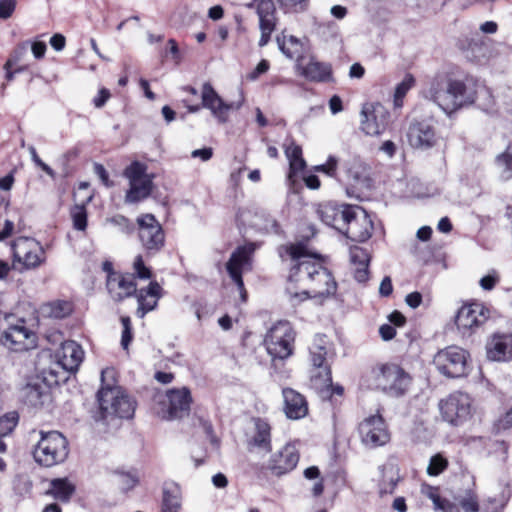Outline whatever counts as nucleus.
I'll return each mask as SVG.
<instances>
[{
	"label": "nucleus",
	"mask_w": 512,
	"mask_h": 512,
	"mask_svg": "<svg viewBox=\"0 0 512 512\" xmlns=\"http://www.w3.org/2000/svg\"><path fill=\"white\" fill-rule=\"evenodd\" d=\"M413 85L414 78L411 75H406L404 79L396 86L393 100L395 108H401L403 106V98L413 87Z\"/></svg>",
	"instance_id": "nucleus-43"
},
{
	"label": "nucleus",
	"mask_w": 512,
	"mask_h": 512,
	"mask_svg": "<svg viewBox=\"0 0 512 512\" xmlns=\"http://www.w3.org/2000/svg\"><path fill=\"white\" fill-rule=\"evenodd\" d=\"M36 339L35 333L26 326L23 319L10 324L1 337L3 345L15 352L34 348Z\"/></svg>",
	"instance_id": "nucleus-16"
},
{
	"label": "nucleus",
	"mask_w": 512,
	"mask_h": 512,
	"mask_svg": "<svg viewBox=\"0 0 512 512\" xmlns=\"http://www.w3.org/2000/svg\"><path fill=\"white\" fill-rule=\"evenodd\" d=\"M251 452H269L271 450V426L261 418L254 420V432L247 440Z\"/></svg>",
	"instance_id": "nucleus-27"
},
{
	"label": "nucleus",
	"mask_w": 512,
	"mask_h": 512,
	"mask_svg": "<svg viewBox=\"0 0 512 512\" xmlns=\"http://www.w3.org/2000/svg\"><path fill=\"white\" fill-rule=\"evenodd\" d=\"M339 207L340 206H336L331 203L320 204L317 207L316 213H317L318 217L320 218V220L324 224L329 226L331 223H333L334 217L340 215L338 212Z\"/></svg>",
	"instance_id": "nucleus-44"
},
{
	"label": "nucleus",
	"mask_w": 512,
	"mask_h": 512,
	"mask_svg": "<svg viewBox=\"0 0 512 512\" xmlns=\"http://www.w3.org/2000/svg\"><path fill=\"white\" fill-rule=\"evenodd\" d=\"M103 270L107 273L106 287L108 293L116 302L123 301L136 293L135 278L149 280L152 277L151 270L142 262L141 258L134 261L133 274L113 271L112 263L109 261L103 263Z\"/></svg>",
	"instance_id": "nucleus-4"
},
{
	"label": "nucleus",
	"mask_w": 512,
	"mask_h": 512,
	"mask_svg": "<svg viewBox=\"0 0 512 512\" xmlns=\"http://www.w3.org/2000/svg\"><path fill=\"white\" fill-rule=\"evenodd\" d=\"M94 172L100 178V180L102 181V183L105 186H107V187L111 186V183L109 181L108 173H107V171H106V169L104 168L103 165L95 164L94 165Z\"/></svg>",
	"instance_id": "nucleus-64"
},
{
	"label": "nucleus",
	"mask_w": 512,
	"mask_h": 512,
	"mask_svg": "<svg viewBox=\"0 0 512 512\" xmlns=\"http://www.w3.org/2000/svg\"><path fill=\"white\" fill-rule=\"evenodd\" d=\"M299 73L306 79L315 82L329 81L332 77V69L330 64L311 59L307 64L299 61L296 64Z\"/></svg>",
	"instance_id": "nucleus-29"
},
{
	"label": "nucleus",
	"mask_w": 512,
	"mask_h": 512,
	"mask_svg": "<svg viewBox=\"0 0 512 512\" xmlns=\"http://www.w3.org/2000/svg\"><path fill=\"white\" fill-rule=\"evenodd\" d=\"M469 353L456 345L439 350L433 358V364L442 375L458 378L467 375Z\"/></svg>",
	"instance_id": "nucleus-10"
},
{
	"label": "nucleus",
	"mask_w": 512,
	"mask_h": 512,
	"mask_svg": "<svg viewBox=\"0 0 512 512\" xmlns=\"http://www.w3.org/2000/svg\"><path fill=\"white\" fill-rule=\"evenodd\" d=\"M18 419V414L15 411L0 417V436H6L11 433L18 423Z\"/></svg>",
	"instance_id": "nucleus-46"
},
{
	"label": "nucleus",
	"mask_w": 512,
	"mask_h": 512,
	"mask_svg": "<svg viewBox=\"0 0 512 512\" xmlns=\"http://www.w3.org/2000/svg\"><path fill=\"white\" fill-rule=\"evenodd\" d=\"M46 49H47L46 43L43 41H35L31 45V50H32L33 56L36 59L43 58L45 55Z\"/></svg>",
	"instance_id": "nucleus-63"
},
{
	"label": "nucleus",
	"mask_w": 512,
	"mask_h": 512,
	"mask_svg": "<svg viewBox=\"0 0 512 512\" xmlns=\"http://www.w3.org/2000/svg\"><path fill=\"white\" fill-rule=\"evenodd\" d=\"M488 359L492 361L512 360V333H496L486 344Z\"/></svg>",
	"instance_id": "nucleus-24"
},
{
	"label": "nucleus",
	"mask_w": 512,
	"mask_h": 512,
	"mask_svg": "<svg viewBox=\"0 0 512 512\" xmlns=\"http://www.w3.org/2000/svg\"><path fill=\"white\" fill-rule=\"evenodd\" d=\"M24 396L30 405L36 406L41 402L42 392L35 385H27L24 388Z\"/></svg>",
	"instance_id": "nucleus-51"
},
{
	"label": "nucleus",
	"mask_w": 512,
	"mask_h": 512,
	"mask_svg": "<svg viewBox=\"0 0 512 512\" xmlns=\"http://www.w3.org/2000/svg\"><path fill=\"white\" fill-rule=\"evenodd\" d=\"M362 443L369 448L385 445L390 438L386 423L380 414L366 417L358 427Z\"/></svg>",
	"instance_id": "nucleus-17"
},
{
	"label": "nucleus",
	"mask_w": 512,
	"mask_h": 512,
	"mask_svg": "<svg viewBox=\"0 0 512 512\" xmlns=\"http://www.w3.org/2000/svg\"><path fill=\"white\" fill-rule=\"evenodd\" d=\"M39 312L43 317L60 319L68 316L72 312V305L65 300H54L42 304Z\"/></svg>",
	"instance_id": "nucleus-34"
},
{
	"label": "nucleus",
	"mask_w": 512,
	"mask_h": 512,
	"mask_svg": "<svg viewBox=\"0 0 512 512\" xmlns=\"http://www.w3.org/2000/svg\"><path fill=\"white\" fill-rule=\"evenodd\" d=\"M369 258H351L350 269L355 280L364 283L369 278Z\"/></svg>",
	"instance_id": "nucleus-41"
},
{
	"label": "nucleus",
	"mask_w": 512,
	"mask_h": 512,
	"mask_svg": "<svg viewBox=\"0 0 512 512\" xmlns=\"http://www.w3.org/2000/svg\"><path fill=\"white\" fill-rule=\"evenodd\" d=\"M97 402L103 420L129 419L135 412L134 401L122 387L116 384V372L111 367L101 371V386L97 392Z\"/></svg>",
	"instance_id": "nucleus-2"
},
{
	"label": "nucleus",
	"mask_w": 512,
	"mask_h": 512,
	"mask_svg": "<svg viewBox=\"0 0 512 512\" xmlns=\"http://www.w3.org/2000/svg\"><path fill=\"white\" fill-rule=\"evenodd\" d=\"M162 287L156 281H150L147 288L136 291L138 308L136 315L143 318L148 312L157 307L158 300L162 297Z\"/></svg>",
	"instance_id": "nucleus-28"
},
{
	"label": "nucleus",
	"mask_w": 512,
	"mask_h": 512,
	"mask_svg": "<svg viewBox=\"0 0 512 512\" xmlns=\"http://www.w3.org/2000/svg\"><path fill=\"white\" fill-rule=\"evenodd\" d=\"M181 489L177 484H170L164 489L162 512H179L181 509Z\"/></svg>",
	"instance_id": "nucleus-36"
},
{
	"label": "nucleus",
	"mask_w": 512,
	"mask_h": 512,
	"mask_svg": "<svg viewBox=\"0 0 512 512\" xmlns=\"http://www.w3.org/2000/svg\"><path fill=\"white\" fill-rule=\"evenodd\" d=\"M277 44L280 51L289 59H295L296 64L303 61V54L305 53V46L301 40L290 35L282 37L278 36Z\"/></svg>",
	"instance_id": "nucleus-33"
},
{
	"label": "nucleus",
	"mask_w": 512,
	"mask_h": 512,
	"mask_svg": "<svg viewBox=\"0 0 512 512\" xmlns=\"http://www.w3.org/2000/svg\"><path fill=\"white\" fill-rule=\"evenodd\" d=\"M354 206H340L338 208L339 216H335L333 219V223H331L329 226L334 227L335 229L341 231L344 233L346 228V223L349 219V215L351 214V211Z\"/></svg>",
	"instance_id": "nucleus-48"
},
{
	"label": "nucleus",
	"mask_w": 512,
	"mask_h": 512,
	"mask_svg": "<svg viewBox=\"0 0 512 512\" xmlns=\"http://www.w3.org/2000/svg\"><path fill=\"white\" fill-rule=\"evenodd\" d=\"M442 419L449 425L459 427L471 420L474 414L471 397L462 392H455L439 402Z\"/></svg>",
	"instance_id": "nucleus-8"
},
{
	"label": "nucleus",
	"mask_w": 512,
	"mask_h": 512,
	"mask_svg": "<svg viewBox=\"0 0 512 512\" xmlns=\"http://www.w3.org/2000/svg\"><path fill=\"white\" fill-rule=\"evenodd\" d=\"M16 8V0H0V19H8Z\"/></svg>",
	"instance_id": "nucleus-55"
},
{
	"label": "nucleus",
	"mask_w": 512,
	"mask_h": 512,
	"mask_svg": "<svg viewBox=\"0 0 512 512\" xmlns=\"http://www.w3.org/2000/svg\"><path fill=\"white\" fill-rule=\"evenodd\" d=\"M422 492L432 501L435 510L442 512H460L458 505L442 497L438 488L427 486L422 489Z\"/></svg>",
	"instance_id": "nucleus-35"
},
{
	"label": "nucleus",
	"mask_w": 512,
	"mask_h": 512,
	"mask_svg": "<svg viewBox=\"0 0 512 512\" xmlns=\"http://www.w3.org/2000/svg\"><path fill=\"white\" fill-rule=\"evenodd\" d=\"M499 279L500 277L498 272L496 270H492L480 279L479 284L482 289L489 291L495 287V285L499 282Z\"/></svg>",
	"instance_id": "nucleus-53"
},
{
	"label": "nucleus",
	"mask_w": 512,
	"mask_h": 512,
	"mask_svg": "<svg viewBox=\"0 0 512 512\" xmlns=\"http://www.w3.org/2000/svg\"><path fill=\"white\" fill-rule=\"evenodd\" d=\"M190 390L186 387L173 388L166 392L162 407L158 411L161 418L173 420L188 414L191 405Z\"/></svg>",
	"instance_id": "nucleus-14"
},
{
	"label": "nucleus",
	"mask_w": 512,
	"mask_h": 512,
	"mask_svg": "<svg viewBox=\"0 0 512 512\" xmlns=\"http://www.w3.org/2000/svg\"><path fill=\"white\" fill-rule=\"evenodd\" d=\"M346 223L344 234L352 241L364 242L371 237L373 222L367 212L354 206Z\"/></svg>",
	"instance_id": "nucleus-21"
},
{
	"label": "nucleus",
	"mask_w": 512,
	"mask_h": 512,
	"mask_svg": "<svg viewBox=\"0 0 512 512\" xmlns=\"http://www.w3.org/2000/svg\"><path fill=\"white\" fill-rule=\"evenodd\" d=\"M278 2L295 11H302L306 7L307 0H278Z\"/></svg>",
	"instance_id": "nucleus-60"
},
{
	"label": "nucleus",
	"mask_w": 512,
	"mask_h": 512,
	"mask_svg": "<svg viewBox=\"0 0 512 512\" xmlns=\"http://www.w3.org/2000/svg\"><path fill=\"white\" fill-rule=\"evenodd\" d=\"M111 94L106 88H101L97 95L93 98V104L96 108H102L109 100Z\"/></svg>",
	"instance_id": "nucleus-57"
},
{
	"label": "nucleus",
	"mask_w": 512,
	"mask_h": 512,
	"mask_svg": "<svg viewBox=\"0 0 512 512\" xmlns=\"http://www.w3.org/2000/svg\"><path fill=\"white\" fill-rule=\"evenodd\" d=\"M51 47L55 50V51H62L64 48H65V45H66V39L64 37V35L60 34V33H56L54 34L51 38H50V41H49Z\"/></svg>",
	"instance_id": "nucleus-59"
},
{
	"label": "nucleus",
	"mask_w": 512,
	"mask_h": 512,
	"mask_svg": "<svg viewBox=\"0 0 512 512\" xmlns=\"http://www.w3.org/2000/svg\"><path fill=\"white\" fill-rule=\"evenodd\" d=\"M191 156L193 158H200L202 161L206 162L212 158L213 150L210 147L196 149L191 152Z\"/></svg>",
	"instance_id": "nucleus-62"
},
{
	"label": "nucleus",
	"mask_w": 512,
	"mask_h": 512,
	"mask_svg": "<svg viewBox=\"0 0 512 512\" xmlns=\"http://www.w3.org/2000/svg\"><path fill=\"white\" fill-rule=\"evenodd\" d=\"M495 163L503 180L512 178V143L507 146L503 153L496 157Z\"/></svg>",
	"instance_id": "nucleus-40"
},
{
	"label": "nucleus",
	"mask_w": 512,
	"mask_h": 512,
	"mask_svg": "<svg viewBox=\"0 0 512 512\" xmlns=\"http://www.w3.org/2000/svg\"><path fill=\"white\" fill-rule=\"evenodd\" d=\"M68 455V443L66 438L57 431L41 432L33 456L40 465L51 467L63 462Z\"/></svg>",
	"instance_id": "nucleus-7"
},
{
	"label": "nucleus",
	"mask_w": 512,
	"mask_h": 512,
	"mask_svg": "<svg viewBox=\"0 0 512 512\" xmlns=\"http://www.w3.org/2000/svg\"><path fill=\"white\" fill-rule=\"evenodd\" d=\"M322 258H286L288 270L286 293L290 301L297 304L308 297H329L336 292V282L323 267Z\"/></svg>",
	"instance_id": "nucleus-1"
},
{
	"label": "nucleus",
	"mask_w": 512,
	"mask_h": 512,
	"mask_svg": "<svg viewBox=\"0 0 512 512\" xmlns=\"http://www.w3.org/2000/svg\"><path fill=\"white\" fill-rule=\"evenodd\" d=\"M489 309L480 302L464 304L456 315L455 323L463 335H470L489 318Z\"/></svg>",
	"instance_id": "nucleus-15"
},
{
	"label": "nucleus",
	"mask_w": 512,
	"mask_h": 512,
	"mask_svg": "<svg viewBox=\"0 0 512 512\" xmlns=\"http://www.w3.org/2000/svg\"><path fill=\"white\" fill-rule=\"evenodd\" d=\"M497 429H510L512 428V407L496 422Z\"/></svg>",
	"instance_id": "nucleus-58"
},
{
	"label": "nucleus",
	"mask_w": 512,
	"mask_h": 512,
	"mask_svg": "<svg viewBox=\"0 0 512 512\" xmlns=\"http://www.w3.org/2000/svg\"><path fill=\"white\" fill-rule=\"evenodd\" d=\"M285 154L290 165L289 177L296 175L305 168L306 163L302 157V149L300 146L294 143L287 145L285 148Z\"/></svg>",
	"instance_id": "nucleus-37"
},
{
	"label": "nucleus",
	"mask_w": 512,
	"mask_h": 512,
	"mask_svg": "<svg viewBox=\"0 0 512 512\" xmlns=\"http://www.w3.org/2000/svg\"><path fill=\"white\" fill-rule=\"evenodd\" d=\"M407 139L412 147L420 149L430 148L436 142L434 128L424 121H415L410 124Z\"/></svg>",
	"instance_id": "nucleus-25"
},
{
	"label": "nucleus",
	"mask_w": 512,
	"mask_h": 512,
	"mask_svg": "<svg viewBox=\"0 0 512 512\" xmlns=\"http://www.w3.org/2000/svg\"><path fill=\"white\" fill-rule=\"evenodd\" d=\"M448 465L446 458L441 454H436L431 457L429 465L427 467V473L431 476H437L442 473Z\"/></svg>",
	"instance_id": "nucleus-49"
},
{
	"label": "nucleus",
	"mask_w": 512,
	"mask_h": 512,
	"mask_svg": "<svg viewBox=\"0 0 512 512\" xmlns=\"http://www.w3.org/2000/svg\"><path fill=\"white\" fill-rule=\"evenodd\" d=\"M226 269L231 279L236 283L242 297H244L245 291L242 275L251 271V258H229V261L226 263Z\"/></svg>",
	"instance_id": "nucleus-32"
},
{
	"label": "nucleus",
	"mask_w": 512,
	"mask_h": 512,
	"mask_svg": "<svg viewBox=\"0 0 512 512\" xmlns=\"http://www.w3.org/2000/svg\"><path fill=\"white\" fill-rule=\"evenodd\" d=\"M202 106L211 111V114L219 123L228 121V112L230 110H238L244 104V97L241 93L240 99L235 102L226 103L214 90L210 83H204L201 91Z\"/></svg>",
	"instance_id": "nucleus-19"
},
{
	"label": "nucleus",
	"mask_w": 512,
	"mask_h": 512,
	"mask_svg": "<svg viewBox=\"0 0 512 512\" xmlns=\"http://www.w3.org/2000/svg\"><path fill=\"white\" fill-rule=\"evenodd\" d=\"M247 8L255 9L259 18L260 39L258 45L266 46L277 24L276 7L273 0H252Z\"/></svg>",
	"instance_id": "nucleus-20"
},
{
	"label": "nucleus",
	"mask_w": 512,
	"mask_h": 512,
	"mask_svg": "<svg viewBox=\"0 0 512 512\" xmlns=\"http://www.w3.org/2000/svg\"><path fill=\"white\" fill-rule=\"evenodd\" d=\"M460 506L465 512H478L479 504L477 497L473 494H467L459 501Z\"/></svg>",
	"instance_id": "nucleus-52"
},
{
	"label": "nucleus",
	"mask_w": 512,
	"mask_h": 512,
	"mask_svg": "<svg viewBox=\"0 0 512 512\" xmlns=\"http://www.w3.org/2000/svg\"><path fill=\"white\" fill-rule=\"evenodd\" d=\"M121 322L123 326L121 345L124 349H127L132 339L131 320L129 317H122Z\"/></svg>",
	"instance_id": "nucleus-54"
},
{
	"label": "nucleus",
	"mask_w": 512,
	"mask_h": 512,
	"mask_svg": "<svg viewBox=\"0 0 512 512\" xmlns=\"http://www.w3.org/2000/svg\"><path fill=\"white\" fill-rule=\"evenodd\" d=\"M71 217L75 229L84 231L87 226V213L84 205H75L71 210Z\"/></svg>",
	"instance_id": "nucleus-45"
},
{
	"label": "nucleus",
	"mask_w": 512,
	"mask_h": 512,
	"mask_svg": "<svg viewBox=\"0 0 512 512\" xmlns=\"http://www.w3.org/2000/svg\"><path fill=\"white\" fill-rule=\"evenodd\" d=\"M55 356L57 362L48 369L45 376L51 384L65 380L67 372L76 371L84 359V351L77 342L68 340L61 344Z\"/></svg>",
	"instance_id": "nucleus-6"
},
{
	"label": "nucleus",
	"mask_w": 512,
	"mask_h": 512,
	"mask_svg": "<svg viewBox=\"0 0 512 512\" xmlns=\"http://www.w3.org/2000/svg\"><path fill=\"white\" fill-rule=\"evenodd\" d=\"M329 341L326 336H316L310 348L311 361L314 369L311 374V385L320 392H329L332 386L331 372L326 364Z\"/></svg>",
	"instance_id": "nucleus-9"
},
{
	"label": "nucleus",
	"mask_w": 512,
	"mask_h": 512,
	"mask_svg": "<svg viewBox=\"0 0 512 512\" xmlns=\"http://www.w3.org/2000/svg\"><path fill=\"white\" fill-rule=\"evenodd\" d=\"M36 246L38 243L33 238H18L12 245L13 256H32L33 248Z\"/></svg>",
	"instance_id": "nucleus-42"
},
{
	"label": "nucleus",
	"mask_w": 512,
	"mask_h": 512,
	"mask_svg": "<svg viewBox=\"0 0 512 512\" xmlns=\"http://www.w3.org/2000/svg\"><path fill=\"white\" fill-rule=\"evenodd\" d=\"M360 128L369 136L382 134L388 125L389 112L380 103H365L360 113Z\"/></svg>",
	"instance_id": "nucleus-18"
},
{
	"label": "nucleus",
	"mask_w": 512,
	"mask_h": 512,
	"mask_svg": "<svg viewBox=\"0 0 512 512\" xmlns=\"http://www.w3.org/2000/svg\"><path fill=\"white\" fill-rule=\"evenodd\" d=\"M243 221H247L250 226L266 233H279L280 228L277 221L263 210L254 212L247 211L241 213Z\"/></svg>",
	"instance_id": "nucleus-30"
},
{
	"label": "nucleus",
	"mask_w": 512,
	"mask_h": 512,
	"mask_svg": "<svg viewBox=\"0 0 512 512\" xmlns=\"http://www.w3.org/2000/svg\"><path fill=\"white\" fill-rule=\"evenodd\" d=\"M283 395V410L287 418L291 420H299L307 416L308 404L305 397L291 388H284Z\"/></svg>",
	"instance_id": "nucleus-26"
},
{
	"label": "nucleus",
	"mask_w": 512,
	"mask_h": 512,
	"mask_svg": "<svg viewBox=\"0 0 512 512\" xmlns=\"http://www.w3.org/2000/svg\"><path fill=\"white\" fill-rule=\"evenodd\" d=\"M399 475L393 465H386L382 468V481L380 484V494H391L398 482Z\"/></svg>",
	"instance_id": "nucleus-39"
},
{
	"label": "nucleus",
	"mask_w": 512,
	"mask_h": 512,
	"mask_svg": "<svg viewBox=\"0 0 512 512\" xmlns=\"http://www.w3.org/2000/svg\"><path fill=\"white\" fill-rule=\"evenodd\" d=\"M74 491L75 486L65 478L51 481L49 493L60 501H68Z\"/></svg>",
	"instance_id": "nucleus-38"
},
{
	"label": "nucleus",
	"mask_w": 512,
	"mask_h": 512,
	"mask_svg": "<svg viewBox=\"0 0 512 512\" xmlns=\"http://www.w3.org/2000/svg\"><path fill=\"white\" fill-rule=\"evenodd\" d=\"M368 381L370 387L398 397L408 391L412 378L399 365L384 363L377 364L371 369Z\"/></svg>",
	"instance_id": "nucleus-5"
},
{
	"label": "nucleus",
	"mask_w": 512,
	"mask_h": 512,
	"mask_svg": "<svg viewBox=\"0 0 512 512\" xmlns=\"http://www.w3.org/2000/svg\"><path fill=\"white\" fill-rule=\"evenodd\" d=\"M257 247L258 246L255 243H245L241 246H238L230 256H251L257 251Z\"/></svg>",
	"instance_id": "nucleus-56"
},
{
	"label": "nucleus",
	"mask_w": 512,
	"mask_h": 512,
	"mask_svg": "<svg viewBox=\"0 0 512 512\" xmlns=\"http://www.w3.org/2000/svg\"><path fill=\"white\" fill-rule=\"evenodd\" d=\"M124 176L129 181V190L126 193L127 203H137L147 198L153 188V176L147 173V166L134 161L124 170Z\"/></svg>",
	"instance_id": "nucleus-12"
},
{
	"label": "nucleus",
	"mask_w": 512,
	"mask_h": 512,
	"mask_svg": "<svg viewBox=\"0 0 512 512\" xmlns=\"http://www.w3.org/2000/svg\"><path fill=\"white\" fill-rule=\"evenodd\" d=\"M295 333L287 321H279L267 332L264 344L274 359H286L293 353Z\"/></svg>",
	"instance_id": "nucleus-11"
},
{
	"label": "nucleus",
	"mask_w": 512,
	"mask_h": 512,
	"mask_svg": "<svg viewBox=\"0 0 512 512\" xmlns=\"http://www.w3.org/2000/svg\"><path fill=\"white\" fill-rule=\"evenodd\" d=\"M269 69V62L267 60H261L256 68L248 75L250 80H256L259 75L264 74Z\"/></svg>",
	"instance_id": "nucleus-61"
},
{
	"label": "nucleus",
	"mask_w": 512,
	"mask_h": 512,
	"mask_svg": "<svg viewBox=\"0 0 512 512\" xmlns=\"http://www.w3.org/2000/svg\"><path fill=\"white\" fill-rule=\"evenodd\" d=\"M338 181L352 190L365 191L371 187L370 167L359 157L345 160L339 170Z\"/></svg>",
	"instance_id": "nucleus-13"
},
{
	"label": "nucleus",
	"mask_w": 512,
	"mask_h": 512,
	"mask_svg": "<svg viewBox=\"0 0 512 512\" xmlns=\"http://www.w3.org/2000/svg\"><path fill=\"white\" fill-rule=\"evenodd\" d=\"M339 161L335 156H329L327 161L324 164L317 165L314 167V170L317 172H322L329 177L336 178L338 180L339 171H338Z\"/></svg>",
	"instance_id": "nucleus-47"
},
{
	"label": "nucleus",
	"mask_w": 512,
	"mask_h": 512,
	"mask_svg": "<svg viewBox=\"0 0 512 512\" xmlns=\"http://www.w3.org/2000/svg\"><path fill=\"white\" fill-rule=\"evenodd\" d=\"M299 452L296 442H288L273 453L268 461V468L275 475H283L292 471L298 464Z\"/></svg>",
	"instance_id": "nucleus-22"
},
{
	"label": "nucleus",
	"mask_w": 512,
	"mask_h": 512,
	"mask_svg": "<svg viewBox=\"0 0 512 512\" xmlns=\"http://www.w3.org/2000/svg\"><path fill=\"white\" fill-rule=\"evenodd\" d=\"M41 258H8L0 259V279H5L10 273H23L42 264Z\"/></svg>",
	"instance_id": "nucleus-31"
},
{
	"label": "nucleus",
	"mask_w": 512,
	"mask_h": 512,
	"mask_svg": "<svg viewBox=\"0 0 512 512\" xmlns=\"http://www.w3.org/2000/svg\"><path fill=\"white\" fill-rule=\"evenodd\" d=\"M139 237L147 249H158L164 244V232L161 225L152 214L138 217Z\"/></svg>",
	"instance_id": "nucleus-23"
},
{
	"label": "nucleus",
	"mask_w": 512,
	"mask_h": 512,
	"mask_svg": "<svg viewBox=\"0 0 512 512\" xmlns=\"http://www.w3.org/2000/svg\"><path fill=\"white\" fill-rule=\"evenodd\" d=\"M288 254L291 257H294V256H321L320 254L311 251L308 248L307 243H305V242L291 244L288 247Z\"/></svg>",
	"instance_id": "nucleus-50"
},
{
	"label": "nucleus",
	"mask_w": 512,
	"mask_h": 512,
	"mask_svg": "<svg viewBox=\"0 0 512 512\" xmlns=\"http://www.w3.org/2000/svg\"><path fill=\"white\" fill-rule=\"evenodd\" d=\"M426 99L434 102L444 113L451 114L474 101L472 93L460 80L444 76L435 77L423 90Z\"/></svg>",
	"instance_id": "nucleus-3"
}]
</instances>
